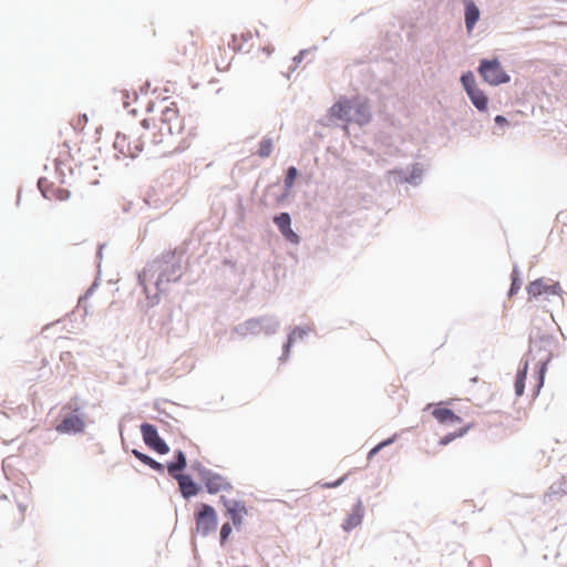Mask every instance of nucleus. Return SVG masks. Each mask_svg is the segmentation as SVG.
I'll list each match as a JSON object with an SVG mask.
<instances>
[{
	"label": "nucleus",
	"instance_id": "obj_17",
	"mask_svg": "<svg viewBox=\"0 0 567 567\" xmlns=\"http://www.w3.org/2000/svg\"><path fill=\"white\" fill-rule=\"evenodd\" d=\"M480 19V9L472 0H465V25L468 32L473 30Z\"/></svg>",
	"mask_w": 567,
	"mask_h": 567
},
{
	"label": "nucleus",
	"instance_id": "obj_9",
	"mask_svg": "<svg viewBox=\"0 0 567 567\" xmlns=\"http://www.w3.org/2000/svg\"><path fill=\"white\" fill-rule=\"evenodd\" d=\"M203 480L207 492L210 494H217L223 491L231 489V484L219 474L207 473Z\"/></svg>",
	"mask_w": 567,
	"mask_h": 567
},
{
	"label": "nucleus",
	"instance_id": "obj_24",
	"mask_svg": "<svg viewBox=\"0 0 567 567\" xmlns=\"http://www.w3.org/2000/svg\"><path fill=\"white\" fill-rule=\"evenodd\" d=\"M527 369H528V363L525 362L523 369L518 371L517 377H516L515 392H516V395H518V396L523 395L524 390H525V380L527 377Z\"/></svg>",
	"mask_w": 567,
	"mask_h": 567
},
{
	"label": "nucleus",
	"instance_id": "obj_22",
	"mask_svg": "<svg viewBox=\"0 0 567 567\" xmlns=\"http://www.w3.org/2000/svg\"><path fill=\"white\" fill-rule=\"evenodd\" d=\"M132 453L137 460H140L143 464L148 465L151 468L158 471V472H162L164 470L163 464L156 462L148 455H146L137 450H133Z\"/></svg>",
	"mask_w": 567,
	"mask_h": 567
},
{
	"label": "nucleus",
	"instance_id": "obj_28",
	"mask_svg": "<svg viewBox=\"0 0 567 567\" xmlns=\"http://www.w3.org/2000/svg\"><path fill=\"white\" fill-rule=\"evenodd\" d=\"M461 82H462L466 93H468L470 91H472L475 87H477L476 81H475V76H474V74L471 71L464 73L461 76Z\"/></svg>",
	"mask_w": 567,
	"mask_h": 567
},
{
	"label": "nucleus",
	"instance_id": "obj_16",
	"mask_svg": "<svg viewBox=\"0 0 567 567\" xmlns=\"http://www.w3.org/2000/svg\"><path fill=\"white\" fill-rule=\"evenodd\" d=\"M363 518V507L362 504L359 502L351 511V513L347 516V518L343 522V529L349 532L357 526H359Z\"/></svg>",
	"mask_w": 567,
	"mask_h": 567
},
{
	"label": "nucleus",
	"instance_id": "obj_5",
	"mask_svg": "<svg viewBox=\"0 0 567 567\" xmlns=\"http://www.w3.org/2000/svg\"><path fill=\"white\" fill-rule=\"evenodd\" d=\"M477 71L483 80L491 85H501L511 80L497 59H483Z\"/></svg>",
	"mask_w": 567,
	"mask_h": 567
},
{
	"label": "nucleus",
	"instance_id": "obj_10",
	"mask_svg": "<svg viewBox=\"0 0 567 567\" xmlns=\"http://www.w3.org/2000/svg\"><path fill=\"white\" fill-rule=\"evenodd\" d=\"M281 235L290 243L298 244L299 236L291 229V218L288 213H281L274 218Z\"/></svg>",
	"mask_w": 567,
	"mask_h": 567
},
{
	"label": "nucleus",
	"instance_id": "obj_15",
	"mask_svg": "<svg viewBox=\"0 0 567 567\" xmlns=\"http://www.w3.org/2000/svg\"><path fill=\"white\" fill-rule=\"evenodd\" d=\"M174 478L177 480L179 489L185 498L195 496L198 493V487L189 475H175Z\"/></svg>",
	"mask_w": 567,
	"mask_h": 567
},
{
	"label": "nucleus",
	"instance_id": "obj_37",
	"mask_svg": "<svg viewBox=\"0 0 567 567\" xmlns=\"http://www.w3.org/2000/svg\"><path fill=\"white\" fill-rule=\"evenodd\" d=\"M296 334H297V331H293V332L290 334V337H289V342H291V341L295 339Z\"/></svg>",
	"mask_w": 567,
	"mask_h": 567
},
{
	"label": "nucleus",
	"instance_id": "obj_26",
	"mask_svg": "<svg viewBox=\"0 0 567 567\" xmlns=\"http://www.w3.org/2000/svg\"><path fill=\"white\" fill-rule=\"evenodd\" d=\"M272 140L271 138H262V141L259 144V148L257 151V155L259 157H268L272 152Z\"/></svg>",
	"mask_w": 567,
	"mask_h": 567
},
{
	"label": "nucleus",
	"instance_id": "obj_4",
	"mask_svg": "<svg viewBox=\"0 0 567 567\" xmlns=\"http://www.w3.org/2000/svg\"><path fill=\"white\" fill-rule=\"evenodd\" d=\"M181 265L176 259L174 252H167L162 257L154 260L147 268L138 275V279L144 289L147 288V282L158 274L156 286H159L163 281H175L179 277Z\"/></svg>",
	"mask_w": 567,
	"mask_h": 567
},
{
	"label": "nucleus",
	"instance_id": "obj_36",
	"mask_svg": "<svg viewBox=\"0 0 567 567\" xmlns=\"http://www.w3.org/2000/svg\"><path fill=\"white\" fill-rule=\"evenodd\" d=\"M68 197H69L68 190H59V196H58L59 199H65Z\"/></svg>",
	"mask_w": 567,
	"mask_h": 567
},
{
	"label": "nucleus",
	"instance_id": "obj_23",
	"mask_svg": "<svg viewBox=\"0 0 567 567\" xmlns=\"http://www.w3.org/2000/svg\"><path fill=\"white\" fill-rule=\"evenodd\" d=\"M471 427H472V424H466V425H463L462 427H460L458 430L444 435L443 437L440 439V442H439L440 445H447L455 439L464 436Z\"/></svg>",
	"mask_w": 567,
	"mask_h": 567
},
{
	"label": "nucleus",
	"instance_id": "obj_11",
	"mask_svg": "<svg viewBox=\"0 0 567 567\" xmlns=\"http://www.w3.org/2000/svg\"><path fill=\"white\" fill-rule=\"evenodd\" d=\"M199 42H200V34L198 32L195 33L189 30V31L183 32L181 34L177 45L184 54L188 53V50H187L188 45H189V52L195 53L198 48Z\"/></svg>",
	"mask_w": 567,
	"mask_h": 567
},
{
	"label": "nucleus",
	"instance_id": "obj_18",
	"mask_svg": "<svg viewBox=\"0 0 567 567\" xmlns=\"http://www.w3.org/2000/svg\"><path fill=\"white\" fill-rule=\"evenodd\" d=\"M213 60L218 71H226L233 60V55L221 47H218L217 52H213Z\"/></svg>",
	"mask_w": 567,
	"mask_h": 567
},
{
	"label": "nucleus",
	"instance_id": "obj_29",
	"mask_svg": "<svg viewBox=\"0 0 567 567\" xmlns=\"http://www.w3.org/2000/svg\"><path fill=\"white\" fill-rule=\"evenodd\" d=\"M297 176H298L297 168L293 166L289 167L287 171L286 177H285L286 189H290L293 186Z\"/></svg>",
	"mask_w": 567,
	"mask_h": 567
},
{
	"label": "nucleus",
	"instance_id": "obj_13",
	"mask_svg": "<svg viewBox=\"0 0 567 567\" xmlns=\"http://www.w3.org/2000/svg\"><path fill=\"white\" fill-rule=\"evenodd\" d=\"M353 110L352 102L348 100H340L334 103L330 110L331 115L347 122L352 121L351 112Z\"/></svg>",
	"mask_w": 567,
	"mask_h": 567
},
{
	"label": "nucleus",
	"instance_id": "obj_6",
	"mask_svg": "<svg viewBox=\"0 0 567 567\" xmlns=\"http://www.w3.org/2000/svg\"><path fill=\"white\" fill-rule=\"evenodd\" d=\"M196 530L206 536L217 527V514L215 509L207 504H202L195 514Z\"/></svg>",
	"mask_w": 567,
	"mask_h": 567
},
{
	"label": "nucleus",
	"instance_id": "obj_21",
	"mask_svg": "<svg viewBox=\"0 0 567 567\" xmlns=\"http://www.w3.org/2000/svg\"><path fill=\"white\" fill-rule=\"evenodd\" d=\"M186 467V456L182 451L176 453V461L167 465V471L173 477Z\"/></svg>",
	"mask_w": 567,
	"mask_h": 567
},
{
	"label": "nucleus",
	"instance_id": "obj_14",
	"mask_svg": "<svg viewBox=\"0 0 567 567\" xmlns=\"http://www.w3.org/2000/svg\"><path fill=\"white\" fill-rule=\"evenodd\" d=\"M432 415L435 420L445 425L461 424L462 419L456 415L452 410L446 408H436L432 411Z\"/></svg>",
	"mask_w": 567,
	"mask_h": 567
},
{
	"label": "nucleus",
	"instance_id": "obj_27",
	"mask_svg": "<svg viewBox=\"0 0 567 567\" xmlns=\"http://www.w3.org/2000/svg\"><path fill=\"white\" fill-rule=\"evenodd\" d=\"M550 361V355H548L544 361L540 362L538 368V377H537V385L536 393L539 392L540 388L544 385L545 374L547 371V364Z\"/></svg>",
	"mask_w": 567,
	"mask_h": 567
},
{
	"label": "nucleus",
	"instance_id": "obj_2",
	"mask_svg": "<svg viewBox=\"0 0 567 567\" xmlns=\"http://www.w3.org/2000/svg\"><path fill=\"white\" fill-rule=\"evenodd\" d=\"M81 136L73 128L68 130L60 135L59 142L49 152L50 158L53 161L55 169L64 175V171H71V164L79 162L80 158Z\"/></svg>",
	"mask_w": 567,
	"mask_h": 567
},
{
	"label": "nucleus",
	"instance_id": "obj_20",
	"mask_svg": "<svg viewBox=\"0 0 567 567\" xmlns=\"http://www.w3.org/2000/svg\"><path fill=\"white\" fill-rule=\"evenodd\" d=\"M467 95L477 110L485 111L487 109L488 99L480 87L470 91Z\"/></svg>",
	"mask_w": 567,
	"mask_h": 567
},
{
	"label": "nucleus",
	"instance_id": "obj_8",
	"mask_svg": "<svg viewBox=\"0 0 567 567\" xmlns=\"http://www.w3.org/2000/svg\"><path fill=\"white\" fill-rule=\"evenodd\" d=\"M559 290L558 282L548 284L544 278L534 280L527 286L529 298H537L542 295H556Z\"/></svg>",
	"mask_w": 567,
	"mask_h": 567
},
{
	"label": "nucleus",
	"instance_id": "obj_32",
	"mask_svg": "<svg viewBox=\"0 0 567 567\" xmlns=\"http://www.w3.org/2000/svg\"><path fill=\"white\" fill-rule=\"evenodd\" d=\"M231 533V526L229 523H225L220 529V543L224 544Z\"/></svg>",
	"mask_w": 567,
	"mask_h": 567
},
{
	"label": "nucleus",
	"instance_id": "obj_30",
	"mask_svg": "<svg viewBox=\"0 0 567 567\" xmlns=\"http://www.w3.org/2000/svg\"><path fill=\"white\" fill-rule=\"evenodd\" d=\"M519 289H520V281H519V278L517 277L516 270H514V272L512 275V285H511V289L508 292L509 297L517 293Z\"/></svg>",
	"mask_w": 567,
	"mask_h": 567
},
{
	"label": "nucleus",
	"instance_id": "obj_7",
	"mask_svg": "<svg viewBox=\"0 0 567 567\" xmlns=\"http://www.w3.org/2000/svg\"><path fill=\"white\" fill-rule=\"evenodd\" d=\"M143 440L147 446L153 449L159 454H167L169 452L168 445L159 437L157 430L150 423L141 425Z\"/></svg>",
	"mask_w": 567,
	"mask_h": 567
},
{
	"label": "nucleus",
	"instance_id": "obj_25",
	"mask_svg": "<svg viewBox=\"0 0 567 567\" xmlns=\"http://www.w3.org/2000/svg\"><path fill=\"white\" fill-rule=\"evenodd\" d=\"M250 39H251V33L250 32L241 33L240 35L233 34L231 35V40L228 41V47L234 52L240 51V50H243V42L247 41V40H250Z\"/></svg>",
	"mask_w": 567,
	"mask_h": 567
},
{
	"label": "nucleus",
	"instance_id": "obj_3",
	"mask_svg": "<svg viewBox=\"0 0 567 567\" xmlns=\"http://www.w3.org/2000/svg\"><path fill=\"white\" fill-rule=\"evenodd\" d=\"M150 121L143 120L138 126L126 128L124 132H118L114 140V148L124 157L134 158L143 151L145 141L151 145V137H148Z\"/></svg>",
	"mask_w": 567,
	"mask_h": 567
},
{
	"label": "nucleus",
	"instance_id": "obj_31",
	"mask_svg": "<svg viewBox=\"0 0 567 567\" xmlns=\"http://www.w3.org/2000/svg\"><path fill=\"white\" fill-rule=\"evenodd\" d=\"M393 442V439L385 440L381 443H379L377 446H374L368 454V460H371L382 447L391 444Z\"/></svg>",
	"mask_w": 567,
	"mask_h": 567
},
{
	"label": "nucleus",
	"instance_id": "obj_19",
	"mask_svg": "<svg viewBox=\"0 0 567 567\" xmlns=\"http://www.w3.org/2000/svg\"><path fill=\"white\" fill-rule=\"evenodd\" d=\"M228 514L235 526H240L244 517L247 515V509L243 503L233 502L227 506Z\"/></svg>",
	"mask_w": 567,
	"mask_h": 567
},
{
	"label": "nucleus",
	"instance_id": "obj_12",
	"mask_svg": "<svg viewBox=\"0 0 567 567\" xmlns=\"http://www.w3.org/2000/svg\"><path fill=\"white\" fill-rule=\"evenodd\" d=\"M84 422L78 415H71L62 420L60 424L56 425V431L60 433H78L84 430Z\"/></svg>",
	"mask_w": 567,
	"mask_h": 567
},
{
	"label": "nucleus",
	"instance_id": "obj_35",
	"mask_svg": "<svg viewBox=\"0 0 567 567\" xmlns=\"http://www.w3.org/2000/svg\"><path fill=\"white\" fill-rule=\"evenodd\" d=\"M495 122H496V124H498V125H505V124H507V120H506V117H504L503 115H497V116L495 117Z\"/></svg>",
	"mask_w": 567,
	"mask_h": 567
},
{
	"label": "nucleus",
	"instance_id": "obj_33",
	"mask_svg": "<svg viewBox=\"0 0 567 567\" xmlns=\"http://www.w3.org/2000/svg\"><path fill=\"white\" fill-rule=\"evenodd\" d=\"M357 111L363 117L362 122H367L369 120L368 107L365 105H359ZM358 121L361 122V120H358Z\"/></svg>",
	"mask_w": 567,
	"mask_h": 567
},
{
	"label": "nucleus",
	"instance_id": "obj_34",
	"mask_svg": "<svg viewBox=\"0 0 567 567\" xmlns=\"http://www.w3.org/2000/svg\"><path fill=\"white\" fill-rule=\"evenodd\" d=\"M344 480H346V476H342L341 478H339L338 481H336L333 483H326L324 486L328 488H333V487L339 486L342 482H344Z\"/></svg>",
	"mask_w": 567,
	"mask_h": 567
},
{
	"label": "nucleus",
	"instance_id": "obj_1",
	"mask_svg": "<svg viewBox=\"0 0 567 567\" xmlns=\"http://www.w3.org/2000/svg\"><path fill=\"white\" fill-rule=\"evenodd\" d=\"M147 135L151 137V146L166 155L186 148L195 132L193 128L186 130L177 103L169 101L161 105L159 115L153 120L152 130L148 126Z\"/></svg>",
	"mask_w": 567,
	"mask_h": 567
}]
</instances>
